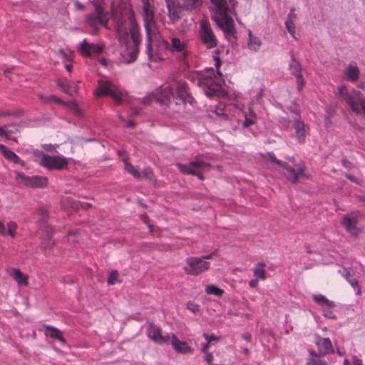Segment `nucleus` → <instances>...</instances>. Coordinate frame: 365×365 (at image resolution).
Wrapping results in <instances>:
<instances>
[{"label": "nucleus", "instance_id": "obj_43", "mask_svg": "<svg viewBox=\"0 0 365 365\" xmlns=\"http://www.w3.org/2000/svg\"><path fill=\"white\" fill-rule=\"evenodd\" d=\"M187 309H189L191 312L196 314L200 311V306L192 301H189L187 303Z\"/></svg>", "mask_w": 365, "mask_h": 365}, {"label": "nucleus", "instance_id": "obj_54", "mask_svg": "<svg viewBox=\"0 0 365 365\" xmlns=\"http://www.w3.org/2000/svg\"><path fill=\"white\" fill-rule=\"evenodd\" d=\"M341 163H342V165L344 167H345L346 168H351V163L349 160H347L346 159H343L341 161Z\"/></svg>", "mask_w": 365, "mask_h": 365}, {"label": "nucleus", "instance_id": "obj_55", "mask_svg": "<svg viewBox=\"0 0 365 365\" xmlns=\"http://www.w3.org/2000/svg\"><path fill=\"white\" fill-rule=\"evenodd\" d=\"M216 252H217V251L215 250V252H212V253H210V254H209V255H204V256L201 257L200 258H202V259H203V260L212 259V257H213L214 255H215Z\"/></svg>", "mask_w": 365, "mask_h": 365}, {"label": "nucleus", "instance_id": "obj_29", "mask_svg": "<svg viewBox=\"0 0 365 365\" xmlns=\"http://www.w3.org/2000/svg\"><path fill=\"white\" fill-rule=\"evenodd\" d=\"M185 10L193 11L200 8L202 4V0H181Z\"/></svg>", "mask_w": 365, "mask_h": 365}, {"label": "nucleus", "instance_id": "obj_30", "mask_svg": "<svg viewBox=\"0 0 365 365\" xmlns=\"http://www.w3.org/2000/svg\"><path fill=\"white\" fill-rule=\"evenodd\" d=\"M38 98L45 103H56L63 106H67L68 103L61 99L57 98L54 95L43 96L42 94L38 95Z\"/></svg>", "mask_w": 365, "mask_h": 365}, {"label": "nucleus", "instance_id": "obj_11", "mask_svg": "<svg viewBox=\"0 0 365 365\" xmlns=\"http://www.w3.org/2000/svg\"><path fill=\"white\" fill-rule=\"evenodd\" d=\"M186 264L183 267L186 274L190 275H199L209 269L210 263L202 258L189 257L185 259Z\"/></svg>", "mask_w": 365, "mask_h": 365}, {"label": "nucleus", "instance_id": "obj_37", "mask_svg": "<svg viewBox=\"0 0 365 365\" xmlns=\"http://www.w3.org/2000/svg\"><path fill=\"white\" fill-rule=\"evenodd\" d=\"M205 292L207 294L220 297L223 294L224 291L214 284H209L205 287Z\"/></svg>", "mask_w": 365, "mask_h": 365}, {"label": "nucleus", "instance_id": "obj_13", "mask_svg": "<svg viewBox=\"0 0 365 365\" xmlns=\"http://www.w3.org/2000/svg\"><path fill=\"white\" fill-rule=\"evenodd\" d=\"M197 85L202 87L205 95L212 97L221 90V84L210 76H202L197 79Z\"/></svg>", "mask_w": 365, "mask_h": 365}, {"label": "nucleus", "instance_id": "obj_48", "mask_svg": "<svg viewBox=\"0 0 365 365\" xmlns=\"http://www.w3.org/2000/svg\"><path fill=\"white\" fill-rule=\"evenodd\" d=\"M205 354L204 359L207 364H211L213 361L214 356L211 352H203Z\"/></svg>", "mask_w": 365, "mask_h": 365}, {"label": "nucleus", "instance_id": "obj_25", "mask_svg": "<svg viewBox=\"0 0 365 365\" xmlns=\"http://www.w3.org/2000/svg\"><path fill=\"white\" fill-rule=\"evenodd\" d=\"M309 357L306 365H328L325 360L321 359L324 355H321L313 349L309 350Z\"/></svg>", "mask_w": 365, "mask_h": 365}, {"label": "nucleus", "instance_id": "obj_17", "mask_svg": "<svg viewBox=\"0 0 365 365\" xmlns=\"http://www.w3.org/2000/svg\"><path fill=\"white\" fill-rule=\"evenodd\" d=\"M138 53V47H120L119 60L122 63H130L135 61Z\"/></svg>", "mask_w": 365, "mask_h": 365}, {"label": "nucleus", "instance_id": "obj_62", "mask_svg": "<svg viewBox=\"0 0 365 365\" xmlns=\"http://www.w3.org/2000/svg\"><path fill=\"white\" fill-rule=\"evenodd\" d=\"M209 346H210V344H208V342L207 341L206 344H202V346L201 347V351L202 352H207Z\"/></svg>", "mask_w": 365, "mask_h": 365}, {"label": "nucleus", "instance_id": "obj_57", "mask_svg": "<svg viewBox=\"0 0 365 365\" xmlns=\"http://www.w3.org/2000/svg\"><path fill=\"white\" fill-rule=\"evenodd\" d=\"M70 106H71V108L72 110H73L78 115H81L79 109L76 103H71Z\"/></svg>", "mask_w": 365, "mask_h": 365}, {"label": "nucleus", "instance_id": "obj_45", "mask_svg": "<svg viewBox=\"0 0 365 365\" xmlns=\"http://www.w3.org/2000/svg\"><path fill=\"white\" fill-rule=\"evenodd\" d=\"M348 282H349V284H351V286L353 288L356 289V294L357 295L361 294V289L359 286L358 280H356V279H348Z\"/></svg>", "mask_w": 365, "mask_h": 365}, {"label": "nucleus", "instance_id": "obj_41", "mask_svg": "<svg viewBox=\"0 0 365 365\" xmlns=\"http://www.w3.org/2000/svg\"><path fill=\"white\" fill-rule=\"evenodd\" d=\"M125 170L130 173L135 178H140V174L132 165L127 163L125 165Z\"/></svg>", "mask_w": 365, "mask_h": 365}, {"label": "nucleus", "instance_id": "obj_61", "mask_svg": "<svg viewBox=\"0 0 365 365\" xmlns=\"http://www.w3.org/2000/svg\"><path fill=\"white\" fill-rule=\"evenodd\" d=\"M39 215H41L42 220H45L47 217V212H46V210H40Z\"/></svg>", "mask_w": 365, "mask_h": 365}, {"label": "nucleus", "instance_id": "obj_16", "mask_svg": "<svg viewBox=\"0 0 365 365\" xmlns=\"http://www.w3.org/2000/svg\"><path fill=\"white\" fill-rule=\"evenodd\" d=\"M147 335L149 339L158 344L162 345L169 342V336H163L161 334V329L153 323L149 324L147 330Z\"/></svg>", "mask_w": 365, "mask_h": 365}, {"label": "nucleus", "instance_id": "obj_35", "mask_svg": "<svg viewBox=\"0 0 365 365\" xmlns=\"http://www.w3.org/2000/svg\"><path fill=\"white\" fill-rule=\"evenodd\" d=\"M289 68L292 75L297 76L302 73V67L298 61H297L292 55V60L289 63Z\"/></svg>", "mask_w": 365, "mask_h": 365}, {"label": "nucleus", "instance_id": "obj_28", "mask_svg": "<svg viewBox=\"0 0 365 365\" xmlns=\"http://www.w3.org/2000/svg\"><path fill=\"white\" fill-rule=\"evenodd\" d=\"M10 274L17 282L19 285L26 286L28 284V277L19 269H14Z\"/></svg>", "mask_w": 365, "mask_h": 365}, {"label": "nucleus", "instance_id": "obj_9", "mask_svg": "<svg viewBox=\"0 0 365 365\" xmlns=\"http://www.w3.org/2000/svg\"><path fill=\"white\" fill-rule=\"evenodd\" d=\"M176 166L182 174L197 176L201 180H204L202 172L210 170L211 167L210 164L197 160L187 164L177 163Z\"/></svg>", "mask_w": 365, "mask_h": 365}, {"label": "nucleus", "instance_id": "obj_63", "mask_svg": "<svg viewBox=\"0 0 365 365\" xmlns=\"http://www.w3.org/2000/svg\"><path fill=\"white\" fill-rule=\"evenodd\" d=\"M349 271L347 269H344V273L343 274L344 277L348 281V279H350L349 278Z\"/></svg>", "mask_w": 365, "mask_h": 365}, {"label": "nucleus", "instance_id": "obj_22", "mask_svg": "<svg viewBox=\"0 0 365 365\" xmlns=\"http://www.w3.org/2000/svg\"><path fill=\"white\" fill-rule=\"evenodd\" d=\"M103 47H78L79 53L85 57L97 58L103 52Z\"/></svg>", "mask_w": 365, "mask_h": 365}, {"label": "nucleus", "instance_id": "obj_51", "mask_svg": "<svg viewBox=\"0 0 365 365\" xmlns=\"http://www.w3.org/2000/svg\"><path fill=\"white\" fill-rule=\"evenodd\" d=\"M172 46H185L184 43H181V41L178 38H172Z\"/></svg>", "mask_w": 365, "mask_h": 365}, {"label": "nucleus", "instance_id": "obj_38", "mask_svg": "<svg viewBox=\"0 0 365 365\" xmlns=\"http://www.w3.org/2000/svg\"><path fill=\"white\" fill-rule=\"evenodd\" d=\"M313 299L322 307L326 304L329 306L332 305V301L329 300L324 295L320 294L313 295Z\"/></svg>", "mask_w": 365, "mask_h": 365}, {"label": "nucleus", "instance_id": "obj_6", "mask_svg": "<svg viewBox=\"0 0 365 365\" xmlns=\"http://www.w3.org/2000/svg\"><path fill=\"white\" fill-rule=\"evenodd\" d=\"M94 12L86 17V22L88 26L96 31L100 26H106L109 16L101 7V1H95L93 3Z\"/></svg>", "mask_w": 365, "mask_h": 365}, {"label": "nucleus", "instance_id": "obj_12", "mask_svg": "<svg viewBox=\"0 0 365 365\" xmlns=\"http://www.w3.org/2000/svg\"><path fill=\"white\" fill-rule=\"evenodd\" d=\"M16 180L21 184L33 188L43 187L46 185L48 179L44 176H26L24 173L15 171Z\"/></svg>", "mask_w": 365, "mask_h": 365}, {"label": "nucleus", "instance_id": "obj_5", "mask_svg": "<svg viewBox=\"0 0 365 365\" xmlns=\"http://www.w3.org/2000/svg\"><path fill=\"white\" fill-rule=\"evenodd\" d=\"M143 16L148 39L147 46H151L157 39L158 32L155 26L153 6L149 0H143Z\"/></svg>", "mask_w": 365, "mask_h": 365}, {"label": "nucleus", "instance_id": "obj_50", "mask_svg": "<svg viewBox=\"0 0 365 365\" xmlns=\"http://www.w3.org/2000/svg\"><path fill=\"white\" fill-rule=\"evenodd\" d=\"M22 114V111H18V112H4L0 114V115H15L19 116Z\"/></svg>", "mask_w": 365, "mask_h": 365}, {"label": "nucleus", "instance_id": "obj_21", "mask_svg": "<svg viewBox=\"0 0 365 365\" xmlns=\"http://www.w3.org/2000/svg\"><path fill=\"white\" fill-rule=\"evenodd\" d=\"M171 344L173 349L178 353H191L192 349L185 341L178 340L175 334L172 335Z\"/></svg>", "mask_w": 365, "mask_h": 365}, {"label": "nucleus", "instance_id": "obj_14", "mask_svg": "<svg viewBox=\"0 0 365 365\" xmlns=\"http://www.w3.org/2000/svg\"><path fill=\"white\" fill-rule=\"evenodd\" d=\"M360 216V212L355 211L350 214L345 215L341 221V225L351 236L356 237L360 232V230L356 227Z\"/></svg>", "mask_w": 365, "mask_h": 365}, {"label": "nucleus", "instance_id": "obj_39", "mask_svg": "<svg viewBox=\"0 0 365 365\" xmlns=\"http://www.w3.org/2000/svg\"><path fill=\"white\" fill-rule=\"evenodd\" d=\"M58 55L65 61L70 62L73 59V52L68 50L60 48L58 50Z\"/></svg>", "mask_w": 365, "mask_h": 365}, {"label": "nucleus", "instance_id": "obj_56", "mask_svg": "<svg viewBox=\"0 0 365 365\" xmlns=\"http://www.w3.org/2000/svg\"><path fill=\"white\" fill-rule=\"evenodd\" d=\"M242 338L247 341H250L252 336L250 333H245L242 335Z\"/></svg>", "mask_w": 365, "mask_h": 365}, {"label": "nucleus", "instance_id": "obj_3", "mask_svg": "<svg viewBox=\"0 0 365 365\" xmlns=\"http://www.w3.org/2000/svg\"><path fill=\"white\" fill-rule=\"evenodd\" d=\"M264 158L272 165L277 166L286 178L292 183H296L298 179L304 175L306 170L303 163L296 164L294 167H291L287 165L286 163L278 160L273 153H267Z\"/></svg>", "mask_w": 365, "mask_h": 365}, {"label": "nucleus", "instance_id": "obj_40", "mask_svg": "<svg viewBox=\"0 0 365 365\" xmlns=\"http://www.w3.org/2000/svg\"><path fill=\"white\" fill-rule=\"evenodd\" d=\"M57 85L62 89L63 92L68 95H71V91L67 81H58Z\"/></svg>", "mask_w": 365, "mask_h": 365}, {"label": "nucleus", "instance_id": "obj_34", "mask_svg": "<svg viewBox=\"0 0 365 365\" xmlns=\"http://www.w3.org/2000/svg\"><path fill=\"white\" fill-rule=\"evenodd\" d=\"M265 266L264 263L259 262L256 264V266L254 268V275L257 278L260 279H265V271L264 269V267Z\"/></svg>", "mask_w": 365, "mask_h": 365}, {"label": "nucleus", "instance_id": "obj_64", "mask_svg": "<svg viewBox=\"0 0 365 365\" xmlns=\"http://www.w3.org/2000/svg\"><path fill=\"white\" fill-rule=\"evenodd\" d=\"M135 125V123L130 120L126 121V127L128 128H134Z\"/></svg>", "mask_w": 365, "mask_h": 365}, {"label": "nucleus", "instance_id": "obj_31", "mask_svg": "<svg viewBox=\"0 0 365 365\" xmlns=\"http://www.w3.org/2000/svg\"><path fill=\"white\" fill-rule=\"evenodd\" d=\"M257 120V115L253 110H249L248 113L245 114V120L242 123L243 128H248L250 125L255 124Z\"/></svg>", "mask_w": 365, "mask_h": 365}, {"label": "nucleus", "instance_id": "obj_24", "mask_svg": "<svg viewBox=\"0 0 365 365\" xmlns=\"http://www.w3.org/2000/svg\"><path fill=\"white\" fill-rule=\"evenodd\" d=\"M294 8H292L289 13L287 15V20L285 21V27L287 31L291 34L292 36L294 37L295 35V26L294 21L297 19V15L294 13Z\"/></svg>", "mask_w": 365, "mask_h": 365}, {"label": "nucleus", "instance_id": "obj_10", "mask_svg": "<svg viewBox=\"0 0 365 365\" xmlns=\"http://www.w3.org/2000/svg\"><path fill=\"white\" fill-rule=\"evenodd\" d=\"M96 96H109L116 104H120L124 98V93L119 88L109 81H100L98 88L95 91Z\"/></svg>", "mask_w": 365, "mask_h": 365}, {"label": "nucleus", "instance_id": "obj_58", "mask_svg": "<svg viewBox=\"0 0 365 365\" xmlns=\"http://www.w3.org/2000/svg\"><path fill=\"white\" fill-rule=\"evenodd\" d=\"M43 148L45 150H48V151H53L55 150V147L53 146L51 144H45L43 145Z\"/></svg>", "mask_w": 365, "mask_h": 365}, {"label": "nucleus", "instance_id": "obj_1", "mask_svg": "<svg viewBox=\"0 0 365 365\" xmlns=\"http://www.w3.org/2000/svg\"><path fill=\"white\" fill-rule=\"evenodd\" d=\"M212 5V18L223 31L225 38L233 44L236 39V30L232 16L236 15V0H210Z\"/></svg>", "mask_w": 365, "mask_h": 365}, {"label": "nucleus", "instance_id": "obj_26", "mask_svg": "<svg viewBox=\"0 0 365 365\" xmlns=\"http://www.w3.org/2000/svg\"><path fill=\"white\" fill-rule=\"evenodd\" d=\"M44 329L46 334L49 335L53 339L58 340L62 344H65V339L59 329L49 325H44Z\"/></svg>", "mask_w": 365, "mask_h": 365}, {"label": "nucleus", "instance_id": "obj_53", "mask_svg": "<svg viewBox=\"0 0 365 365\" xmlns=\"http://www.w3.org/2000/svg\"><path fill=\"white\" fill-rule=\"evenodd\" d=\"M140 113V109L138 108L133 107L131 108V114L133 116H137Z\"/></svg>", "mask_w": 365, "mask_h": 365}, {"label": "nucleus", "instance_id": "obj_52", "mask_svg": "<svg viewBox=\"0 0 365 365\" xmlns=\"http://www.w3.org/2000/svg\"><path fill=\"white\" fill-rule=\"evenodd\" d=\"M352 364L353 365H363L362 361L357 356H354L352 357Z\"/></svg>", "mask_w": 365, "mask_h": 365}, {"label": "nucleus", "instance_id": "obj_27", "mask_svg": "<svg viewBox=\"0 0 365 365\" xmlns=\"http://www.w3.org/2000/svg\"><path fill=\"white\" fill-rule=\"evenodd\" d=\"M16 227L17 225L16 222L11 221L7 224L6 230L4 223L0 221V234L3 236L9 235L11 237H14L16 234Z\"/></svg>", "mask_w": 365, "mask_h": 365}, {"label": "nucleus", "instance_id": "obj_18", "mask_svg": "<svg viewBox=\"0 0 365 365\" xmlns=\"http://www.w3.org/2000/svg\"><path fill=\"white\" fill-rule=\"evenodd\" d=\"M315 344L318 349V353L321 355H328L334 353L332 343L329 338L316 336Z\"/></svg>", "mask_w": 365, "mask_h": 365}, {"label": "nucleus", "instance_id": "obj_23", "mask_svg": "<svg viewBox=\"0 0 365 365\" xmlns=\"http://www.w3.org/2000/svg\"><path fill=\"white\" fill-rule=\"evenodd\" d=\"M0 152L2 153L4 157L9 161L13 162L15 164H20L24 165V162L19 158V157L14 153L13 151L9 150L4 145L0 144Z\"/></svg>", "mask_w": 365, "mask_h": 365}, {"label": "nucleus", "instance_id": "obj_32", "mask_svg": "<svg viewBox=\"0 0 365 365\" xmlns=\"http://www.w3.org/2000/svg\"><path fill=\"white\" fill-rule=\"evenodd\" d=\"M130 34L135 46H138L140 43L141 39L139 28L135 25H133L130 29Z\"/></svg>", "mask_w": 365, "mask_h": 365}, {"label": "nucleus", "instance_id": "obj_8", "mask_svg": "<svg viewBox=\"0 0 365 365\" xmlns=\"http://www.w3.org/2000/svg\"><path fill=\"white\" fill-rule=\"evenodd\" d=\"M290 111L294 114L293 120L283 119L282 123L284 122V123L287 124V126H289L292 123V127L295 130L294 137L299 143H304L309 128L301 120L299 110L297 108L290 109Z\"/></svg>", "mask_w": 365, "mask_h": 365}, {"label": "nucleus", "instance_id": "obj_44", "mask_svg": "<svg viewBox=\"0 0 365 365\" xmlns=\"http://www.w3.org/2000/svg\"><path fill=\"white\" fill-rule=\"evenodd\" d=\"M296 77L297 87L299 91H301L305 83L304 79L302 73L294 76Z\"/></svg>", "mask_w": 365, "mask_h": 365}, {"label": "nucleus", "instance_id": "obj_59", "mask_svg": "<svg viewBox=\"0 0 365 365\" xmlns=\"http://www.w3.org/2000/svg\"><path fill=\"white\" fill-rule=\"evenodd\" d=\"M345 176H346V178L350 180L351 182H354L359 183L357 180H356V178L354 175H351L350 174L346 173L345 175Z\"/></svg>", "mask_w": 365, "mask_h": 365}, {"label": "nucleus", "instance_id": "obj_7", "mask_svg": "<svg viewBox=\"0 0 365 365\" xmlns=\"http://www.w3.org/2000/svg\"><path fill=\"white\" fill-rule=\"evenodd\" d=\"M39 157V165L48 170H63L68 168L69 159L61 155L51 156L41 153Z\"/></svg>", "mask_w": 365, "mask_h": 365}, {"label": "nucleus", "instance_id": "obj_47", "mask_svg": "<svg viewBox=\"0 0 365 365\" xmlns=\"http://www.w3.org/2000/svg\"><path fill=\"white\" fill-rule=\"evenodd\" d=\"M215 54L214 55L213 58H214V61L215 62V66L217 67V68H219L220 66V56H218L219 55V53H220V51L219 49H217L215 50Z\"/></svg>", "mask_w": 365, "mask_h": 365}, {"label": "nucleus", "instance_id": "obj_46", "mask_svg": "<svg viewBox=\"0 0 365 365\" xmlns=\"http://www.w3.org/2000/svg\"><path fill=\"white\" fill-rule=\"evenodd\" d=\"M249 37H250V44L257 46L260 44L259 40L252 36L251 31H249Z\"/></svg>", "mask_w": 365, "mask_h": 365}, {"label": "nucleus", "instance_id": "obj_20", "mask_svg": "<svg viewBox=\"0 0 365 365\" xmlns=\"http://www.w3.org/2000/svg\"><path fill=\"white\" fill-rule=\"evenodd\" d=\"M360 71L356 63H351L344 71L345 78L350 82H356L359 78Z\"/></svg>", "mask_w": 365, "mask_h": 365}, {"label": "nucleus", "instance_id": "obj_19", "mask_svg": "<svg viewBox=\"0 0 365 365\" xmlns=\"http://www.w3.org/2000/svg\"><path fill=\"white\" fill-rule=\"evenodd\" d=\"M166 4L170 19H179L182 9H184L182 4L180 6L178 0H167Z\"/></svg>", "mask_w": 365, "mask_h": 365}, {"label": "nucleus", "instance_id": "obj_42", "mask_svg": "<svg viewBox=\"0 0 365 365\" xmlns=\"http://www.w3.org/2000/svg\"><path fill=\"white\" fill-rule=\"evenodd\" d=\"M107 282L108 284H114L115 283L119 282L118 274L117 271H112L109 274Z\"/></svg>", "mask_w": 365, "mask_h": 365}, {"label": "nucleus", "instance_id": "obj_15", "mask_svg": "<svg viewBox=\"0 0 365 365\" xmlns=\"http://www.w3.org/2000/svg\"><path fill=\"white\" fill-rule=\"evenodd\" d=\"M200 38L207 46H217V40L206 21H202L200 23Z\"/></svg>", "mask_w": 365, "mask_h": 365}, {"label": "nucleus", "instance_id": "obj_36", "mask_svg": "<svg viewBox=\"0 0 365 365\" xmlns=\"http://www.w3.org/2000/svg\"><path fill=\"white\" fill-rule=\"evenodd\" d=\"M336 304L332 301V305L329 306L328 304L324 305L322 307L323 315L329 319H335L336 315L333 313L332 309L335 307Z\"/></svg>", "mask_w": 365, "mask_h": 365}, {"label": "nucleus", "instance_id": "obj_2", "mask_svg": "<svg viewBox=\"0 0 365 365\" xmlns=\"http://www.w3.org/2000/svg\"><path fill=\"white\" fill-rule=\"evenodd\" d=\"M153 97L160 103L166 106L170 105L172 101H174L175 105L183 104L189 97L187 84L182 79L173 78L169 86L160 88L150 96H145L141 102L148 104Z\"/></svg>", "mask_w": 365, "mask_h": 365}, {"label": "nucleus", "instance_id": "obj_49", "mask_svg": "<svg viewBox=\"0 0 365 365\" xmlns=\"http://www.w3.org/2000/svg\"><path fill=\"white\" fill-rule=\"evenodd\" d=\"M204 338L206 339V341L208 342V344H210L212 341L217 340V337L213 334L208 335L207 334H203Z\"/></svg>", "mask_w": 365, "mask_h": 365}, {"label": "nucleus", "instance_id": "obj_4", "mask_svg": "<svg viewBox=\"0 0 365 365\" xmlns=\"http://www.w3.org/2000/svg\"><path fill=\"white\" fill-rule=\"evenodd\" d=\"M168 51L185 64L188 63L187 59L190 54L185 47H146L148 58L155 62L165 60L168 57Z\"/></svg>", "mask_w": 365, "mask_h": 365}, {"label": "nucleus", "instance_id": "obj_33", "mask_svg": "<svg viewBox=\"0 0 365 365\" xmlns=\"http://www.w3.org/2000/svg\"><path fill=\"white\" fill-rule=\"evenodd\" d=\"M114 6H115V3L113 4L112 16H113V20L117 21L118 30L120 32V30H121V28L123 26V19H120L118 18V10H120V12L121 13V10H122L123 6L122 5H117L115 9H114Z\"/></svg>", "mask_w": 365, "mask_h": 365}, {"label": "nucleus", "instance_id": "obj_60", "mask_svg": "<svg viewBox=\"0 0 365 365\" xmlns=\"http://www.w3.org/2000/svg\"><path fill=\"white\" fill-rule=\"evenodd\" d=\"M258 284V281L257 279H252L249 282V285L250 287L254 288V287H256Z\"/></svg>", "mask_w": 365, "mask_h": 365}]
</instances>
